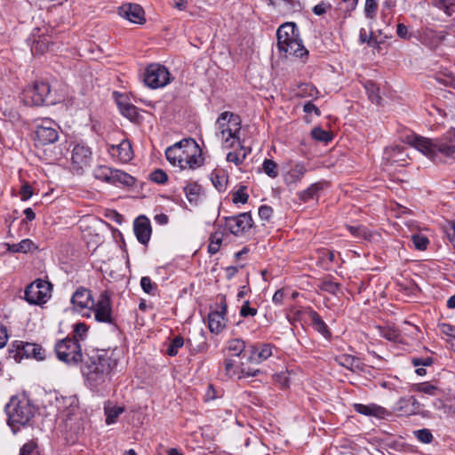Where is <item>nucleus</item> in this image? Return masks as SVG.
I'll list each match as a JSON object with an SVG mask.
<instances>
[{
    "instance_id": "052dcab7",
    "label": "nucleus",
    "mask_w": 455,
    "mask_h": 455,
    "mask_svg": "<svg viewBox=\"0 0 455 455\" xmlns=\"http://www.w3.org/2000/svg\"><path fill=\"white\" fill-rule=\"evenodd\" d=\"M260 372L258 369H253L250 367H245L244 363L240 364V371L238 379L247 378V377H256Z\"/></svg>"
},
{
    "instance_id": "58836bf2",
    "label": "nucleus",
    "mask_w": 455,
    "mask_h": 455,
    "mask_svg": "<svg viewBox=\"0 0 455 455\" xmlns=\"http://www.w3.org/2000/svg\"><path fill=\"white\" fill-rule=\"evenodd\" d=\"M201 188L196 183H188L184 188V192L186 195L187 199L190 203H196L199 197Z\"/></svg>"
},
{
    "instance_id": "7ed1b4c3",
    "label": "nucleus",
    "mask_w": 455,
    "mask_h": 455,
    "mask_svg": "<svg viewBox=\"0 0 455 455\" xmlns=\"http://www.w3.org/2000/svg\"><path fill=\"white\" fill-rule=\"evenodd\" d=\"M410 144L434 162H436L438 153L454 156L455 130H450L443 137L435 140L414 135L410 139Z\"/></svg>"
},
{
    "instance_id": "f704fd0d",
    "label": "nucleus",
    "mask_w": 455,
    "mask_h": 455,
    "mask_svg": "<svg viewBox=\"0 0 455 455\" xmlns=\"http://www.w3.org/2000/svg\"><path fill=\"white\" fill-rule=\"evenodd\" d=\"M33 248H35V244L30 239H23L18 243L8 244V251L12 252L27 253Z\"/></svg>"
},
{
    "instance_id": "79ce46f5",
    "label": "nucleus",
    "mask_w": 455,
    "mask_h": 455,
    "mask_svg": "<svg viewBox=\"0 0 455 455\" xmlns=\"http://www.w3.org/2000/svg\"><path fill=\"white\" fill-rule=\"evenodd\" d=\"M224 369L226 375L229 378L237 377L239 375L240 365H238L233 359L227 358L224 361Z\"/></svg>"
},
{
    "instance_id": "bf43d9fd",
    "label": "nucleus",
    "mask_w": 455,
    "mask_h": 455,
    "mask_svg": "<svg viewBox=\"0 0 455 455\" xmlns=\"http://www.w3.org/2000/svg\"><path fill=\"white\" fill-rule=\"evenodd\" d=\"M415 390L418 392H422L427 395H435L437 391V387L429 382H423L417 384L415 387Z\"/></svg>"
},
{
    "instance_id": "f3484780",
    "label": "nucleus",
    "mask_w": 455,
    "mask_h": 455,
    "mask_svg": "<svg viewBox=\"0 0 455 455\" xmlns=\"http://www.w3.org/2000/svg\"><path fill=\"white\" fill-rule=\"evenodd\" d=\"M220 310L212 311L208 315V326L212 332L220 333L226 326L227 304L225 301L220 302Z\"/></svg>"
},
{
    "instance_id": "338daca9",
    "label": "nucleus",
    "mask_w": 455,
    "mask_h": 455,
    "mask_svg": "<svg viewBox=\"0 0 455 455\" xmlns=\"http://www.w3.org/2000/svg\"><path fill=\"white\" fill-rule=\"evenodd\" d=\"M36 448V443L35 442L30 441L28 443H26L20 448L19 455H31V453L35 451Z\"/></svg>"
},
{
    "instance_id": "6e6552de",
    "label": "nucleus",
    "mask_w": 455,
    "mask_h": 455,
    "mask_svg": "<svg viewBox=\"0 0 455 455\" xmlns=\"http://www.w3.org/2000/svg\"><path fill=\"white\" fill-rule=\"evenodd\" d=\"M52 284L37 279L25 288L24 298L31 305H42L51 298Z\"/></svg>"
},
{
    "instance_id": "a878e982",
    "label": "nucleus",
    "mask_w": 455,
    "mask_h": 455,
    "mask_svg": "<svg viewBox=\"0 0 455 455\" xmlns=\"http://www.w3.org/2000/svg\"><path fill=\"white\" fill-rule=\"evenodd\" d=\"M238 149L228 153L226 157V160L228 163H233L236 166L241 165L251 152V148L243 146L242 141H240V144H238Z\"/></svg>"
},
{
    "instance_id": "e2e57ef3",
    "label": "nucleus",
    "mask_w": 455,
    "mask_h": 455,
    "mask_svg": "<svg viewBox=\"0 0 455 455\" xmlns=\"http://www.w3.org/2000/svg\"><path fill=\"white\" fill-rule=\"evenodd\" d=\"M274 379H275V381L281 386V387H289L290 379H289L287 373H285V372L277 373L274 376Z\"/></svg>"
},
{
    "instance_id": "4c0bfd02",
    "label": "nucleus",
    "mask_w": 455,
    "mask_h": 455,
    "mask_svg": "<svg viewBox=\"0 0 455 455\" xmlns=\"http://www.w3.org/2000/svg\"><path fill=\"white\" fill-rule=\"evenodd\" d=\"M227 348L232 353V355L239 356L245 351V343L241 339H234L228 342Z\"/></svg>"
},
{
    "instance_id": "680f3d73",
    "label": "nucleus",
    "mask_w": 455,
    "mask_h": 455,
    "mask_svg": "<svg viewBox=\"0 0 455 455\" xmlns=\"http://www.w3.org/2000/svg\"><path fill=\"white\" fill-rule=\"evenodd\" d=\"M257 308L251 307L250 306V301L245 300L243 301L241 308H240V315L242 317H247V316H254L257 315Z\"/></svg>"
},
{
    "instance_id": "3c124183",
    "label": "nucleus",
    "mask_w": 455,
    "mask_h": 455,
    "mask_svg": "<svg viewBox=\"0 0 455 455\" xmlns=\"http://www.w3.org/2000/svg\"><path fill=\"white\" fill-rule=\"evenodd\" d=\"M435 5L443 10L448 16H451L455 12V0H437Z\"/></svg>"
},
{
    "instance_id": "bb28decb",
    "label": "nucleus",
    "mask_w": 455,
    "mask_h": 455,
    "mask_svg": "<svg viewBox=\"0 0 455 455\" xmlns=\"http://www.w3.org/2000/svg\"><path fill=\"white\" fill-rule=\"evenodd\" d=\"M417 38L419 42L429 48H434L439 42V36L436 32L430 28H421L417 30Z\"/></svg>"
},
{
    "instance_id": "774afa93",
    "label": "nucleus",
    "mask_w": 455,
    "mask_h": 455,
    "mask_svg": "<svg viewBox=\"0 0 455 455\" xmlns=\"http://www.w3.org/2000/svg\"><path fill=\"white\" fill-rule=\"evenodd\" d=\"M20 194L21 200H28L33 195L32 188L28 184H25L21 187Z\"/></svg>"
},
{
    "instance_id": "473e14b6",
    "label": "nucleus",
    "mask_w": 455,
    "mask_h": 455,
    "mask_svg": "<svg viewBox=\"0 0 455 455\" xmlns=\"http://www.w3.org/2000/svg\"><path fill=\"white\" fill-rule=\"evenodd\" d=\"M223 233L220 231H216L210 236V243L208 244V252L211 255L216 254L222 244L223 241Z\"/></svg>"
},
{
    "instance_id": "8fccbe9b",
    "label": "nucleus",
    "mask_w": 455,
    "mask_h": 455,
    "mask_svg": "<svg viewBox=\"0 0 455 455\" xmlns=\"http://www.w3.org/2000/svg\"><path fill=\"white\" fill-rule=\"evenodd\" d=\"M140 286L144 292L149 295H156L157 291L156 283H153L150 277L143 276L140 279Z\"/></svg>"
},
{
    "instance_id": "9b49d317",
    "label": "nucleus",
    "mask_w": 455,
    "mask_h": 455,
    "mask_svg": "<svg viewBox=\"0 0 455 455\" xmlns=\"http://www.w3.org/2000/svg\"><path fill=\"white\" fill-rule=\"evenodd\" d=\"M144 82L152 89L164 87L170 83V73L164 66L150 64L146 68Z\"/></svg>"
},
{
    "instance_id": "a18cd8bd",
    "label": "nucleus",
    "mask_w": 455,
    "mask_h": 455,
    "mask_svg": "<svg viewBox=\"0 0 455 455\" xmlns=\"http://www.w3.org/2000/svg\"><path fill=\"white\" fill-rule=\"evenodd\" d=\"M117 104L122 115L126 116L127 118L132 120L138 116L137 108L135 106L131 105L129 103H124L121 101H118Z\"/></svg>"
},
{
    "instance_id": "13d9d810",
    "label": "nucleus",
    "mask_w": 455,
    "mask_h": 455,
    "mask_svg": "<svg viewBox=\"0 0 455 455\" xmlns=\"http://www.w3.org/2000/svg\"><path fill=\"white\" fill-rule=\"evenodd\" d=\"M312 137L318 141L328 142L331 140L330 133L320 127L312 130Z\"/></svg>"
},
{
    "instance_id": "f257e3e1",
    "label": "nucleus",
    "mask_w": 455,
    "mask_h": 455,
    "mask_svg": "<svg viewBox=\"0 0 455 455\" xmlns=\"http://www.w3.org/2000/svg\"><path fill=\"white\" fill-rule=\"evenodd\" d=\"M113 353L106 350L93 351L83 368L86 382L93 391L102 393L110 380V373L117 364Z\"/></svg>"
},
{
    "instance_id": "412c9836",
    "label": "nucleus",
    "mask_w": 455,
    "mask_h": 455,
    "mask_svg": "<svg viewBox=\"0 0 455 455\" xmlns=\"http://www.w3.org/2000/svg\"><path fill=\"white\" fill-rule=\"evenodd\" d=\"M395 409L399 413V415H416L419 412L420 403L412 395L401 397L396 402Z\"/></svg>"
},
{
    "instance_id": "f8f14e48",
    "label": "nucleus",
    "mask_w": 455,
    "mask_h": 455,
    "mask_svg": "<svg viewBox=\"0 0 455 455\" xmlns=\"http://www.w3.org/2000/svg\"><path fill=\"white\" fill-rule=\"evenodd\" d=\"M225 226L234 235H242L252 228L253 220L249 212L224 217Z\"/></svg>"
},
{
    "instance_id": "a211bd4d",
    "label": "nucleus",
    "mask_w": 455,
    "mask_h": 455,
    "mask_svg": "<svg viewBox=\"0 0 455 455\" xmlns=\"http://www.w3.org/2000/svg\"><path fill=\"white\" fill-rule=\"evenodd\" d=\"M14 346L17 348V351L13 355L14 359H16V356L20 354L26 357H31L36 360H43L45 356L44 349L37 344L16 341Z\"/></svg>"
},
{
    "instance_id": "5701e85b",
    "label": "nucleus",
    "mask_w": 455,
    "mask_h": 455,
    "mask_svg": "<svg viewBox=\"0 0 455 455\" xmlns=\"http://www.w3.org/2000/svg\"><path fill=\"white\" fill-rule=\"evenodd\" d=\"M298 29L294 23H284L281 25L277 31V46L298 38Z\"/></svg>"
},
{
    "instance_id": "69168bd1",
    "label": "nucleus",
    "mask_w": 455,
    "mask_h": 455,
    "mask_svg": "<svg viewBox=\"0 0 455 455\" xmlns=\"http://www.w3.org/2000/svg\"><path fill=\"white\" fill-rule=\"evenodd\" d=\"M331 9V4L329 3L321 2L320 4H316L313 8V12L315 15H323L327 12L328 10Z\"/></svg>"
},
{
    "instance_id": "f03ea898",
    "label": "nucleus",
    "mask_w": 455,
    "mask_h": 455,
    "mask_svg": "<svg viewBox=\"0 0 455 455\" xmlns=\"http://www.w3.org/2000/svg\"><path fill=\"white\" fill-rule=\"evenodd\" d=\"M166 159L172 166L181 170L196 169L204 164L202 149L192 138L183 139L168 147L165 150Z\"/></svg>"
},
{
    "instance_id": "de8ad7c7",
    "label": "nucleus",
    "mask_w": 455,
    "mask_h": 455,
    "mask_svg": "<svg viewBox=\"0 0 455 455\" xmlns=\"http://www.w3.org/2000/svg\"><path fill=\"white\" fill-rule=\"evenodd\" d=\"M264 172L270 178H276L278 176L277 164L271 159H265L262 164Z\"/></svg>"
},
{
    "instance_id": "864d4df0",
    "label": "nucleus",
    "mask_w": 455,
    "mask_h": 455,
    "mask_svg": "<svg viewBox=\"0 0 455 455\" xmlns=\"http://www.w3.org/2000/svg\"><path fill=\"white\" fill-rule=\"evenodd\" d=\"M320 288L331 294H336L339 291V284L326 278L321 282Z\"/></svg>"
},
{
    "instance_id": "9d476101",
    "label": "nucleus",
    "mask_w": 455,
    "mask_h": 455,
    "mask_svg": "<svg viewBox=\"0 0 455 455\" xmlns=\"http://www.w3.org/2000/svg\"><path fill=\"white\" fill-rule=\"evenodd\" d=\"M92 310L94 319L98 323L116 325L110 296L107 291L100 295L97 302L94 301V307H92Z\"/></svg>"
},
{
    "instance_id": "5fc2aeb1",
    "label": "nucleus",
    "mask_w": 455,
    "mask_h": 455,
    "mask_svg": "<svg viewBox=\"0 0 455 455\" xmlns=\"http://www.w3.org/2000/svg\"><path fill=\"white\" fill-rule=\"evenodd\" d=\"M249 195L246 192V187L241 186L237 191L233 194L232 201L234 204H245L247 203Z\"/></svg>"
},
{
    "instance_id": "1a4fd4ad",
    "label": "nucleus",
    "mask_w": 455,
    "mask_h": 455,
    "mask_svg": "<svg viewBox=\"0 0 455 455\" xmlns=\"http://www.w3.org/2000/svg\"><path fill=\"white\" fill-rule=\"evenodd\" d=\"M70 302L73 309L84 317L92 315V307H94V299L92 291L84 287H79L73 293Z\"/></svg>"
},
{
    "instance_id": "6ab92c4d",
    "label": "nucleus",
    "mask_w": 455,
    "mask_h": 455,
    "mask_svg": "<svg viewBox=\"0 0 455 455\" xmlns=\"http://www.w3.org/2000/svg\"><path fill=\"white\" fill-rule=\"evenodd\" d=\"M108 152L113 158H116L121 163H128L133 157L132 144L128 140H123L117 145H110Z\"/></svg>"
},
{
    "instance_id": "b1692460",
    "label": "nucleus",
    "mask_w": 455,
    "mask_h": 455,
    "mask_svg": "<svg viewBox=\"0 0 455 455\" xmlns=\"http://www.w3.org/2000/svg\"><path fill=\"white\" fill-rule=\"evenodd\" d=\"M354 409L356 412L365 415V416H374L379 419H384L388 413L387 411L379 405L371 403V404H362V403H355Z\"/></svg>"
},
{
    "instance_id": "37998d69",
    "label": "nucleus",
    "mask_w": 455,
    "mask_h": 455,
    "mask_svg": "<svg viewBox=\"0 0 455 455\" xmlns=\"http://www.w3.org/2000/svg\"><path fill=\"white\" fill-rule=\"evenodd\" d=\"M411 240L413 243L414 248L419 251L427 250V248L429 244L428 238L426 235H421V234L412 235Z\"/></svg>"
},
{
    "instance_id": "72a5a7b5",
    "label": "nucleus",
    "mask_w": 455,
    "mask_h": 455,
    "mask_svg": "<svg viewBox=\"0 0 455 455\" xmlns=\"http://www.w3.org/2000/svg\"><path fill=\"white\" fill-rule=\"evenodd\" d=\"M211 180L218 191L223 192L227 188L228 177L226 174H220L218 172H213L211 174Z\"/></svg>"
},
{
    "instance_id": "c85d7f7f",
    "label": "nucleus",
    "mask_w": 455,
    "mask_h": 455,
    "mask_svg": "<svg viewBox=\"0 0 455 455\" xmlns=\"http://www.w3.org/2000/svg\"><path fill=\"white\" fill-rule=\"evenodd\" d=\"M270 4L282 12H290L301 7L300 0H268Z\"/></svg>"
},
{
    "instance_id": "6e6d98bb",
    "label": "nucleus",
    "mask_w": 455,
    "mask_h": 455,
    "mask_svg": "<svg viewBox=\"0 0 455 455\" xmlns=\"http://www.w3.org/2000/svg\"><path fill=\"white\" fill-rule=\"evenodd\" d=\"M414 435L422 443H430L433 441V435L427 428L414 431Z\"/></svg>"
},
{
    "instance_id": "4be33fe9",
    "label": "nucleus",
    "mask_w": 455,
    "mask_h": 455,
    "mask_svg": "<svg viewBox=\"0 0 455 455\" xmlns=\"http://www.w3.org/2000/svg\"><path fill=\"white\" fill-rule=\"evenodd\" d=\"M133 229L138 241L146 245L151 235V226L148 219L145 216L137 218L134 221Z\"/></svg>"
},
{
    "instance_id": "dca6fc26",
    "label": "nucleus",
    "mask_w": 455,
    "mask_h": 455,
    "mask_svg": "<svg viewBox=\"0 0 455 455\" xmlns=\"http://www.w3.org/2000/svg\"><path fill=\"white\" fill-rule=\"evenodd\" d=\"M280 52H283L285 57L294 56L302 60L305 62L308 56V51L302 44L301 40L296 38L291 41H288L279 46H277Z\"/></svg>"
},
{
    "instance_id": "c9c22d12",
    "label": "nucleus",
    "mask_w": 455,
    "mask_h": 455,
    "mask_svg": "<svg viewBox=\"0 0 455 455\" xmlns=\"http://www.w3.org/2000/svg\"><path fill=\"white\" fill-rule=\"evenodd\" d=\"M364 89L368 95L369 100L375 104H379L381 100V97L379 93V89L375 83L372 81H367L364 84Z\"/></svg>"
},
{
    "instance_id": "ea45409f",
    "label": "nucleus",
    "mask_w": 455,
    "mask_h": 455,
    "mask_svg": "<svg viewBox=\"0 0 455 455\" xmlns=\"http://www.w3.org/2000/svg\"><path fill=\"white\" fill-rule=\"evenodd\" d=\"M111 174L112 168L106 165L99 166L93 172L95 179L108 183H109L111 180Z\"/></svg>"
},
{
    "instance_id": "20e7f679",
    "label": "nucleus",
    "mask_w": 455,
    "mask_h": 455,
    "mask_svg": "<svg viewBox=\"0 0 455 455\" xmlns=\"http://www.w3.org/2000/svg\"><path fill=\"white\" fill-rule=\"evenodd\" d=\"M242 119L240 116L230 112H222L216 120V126L220 134L223 147L229 148L237 142L240 144Z\"/></svg>"
},
{
    "instance_id": "39448f33",
    "label": "nucleus",
    "mask_w": 455,
    "mask_h": 455,
    "mask_svg": "<svg viewBox=\"0 0 455 455\" xmlns=\"http://www.w3.org/2000/svg\"><path fill=\"white\" fill-rule=\"evenodd\" d=\"M5 412L8 416V425L13 433H16L21 426H26L33 418L34 408L28 400L12 396L5 405Z\"/></svg>"
},
{
    "instance_id": "cd10ccee",
    "label": "nucleus",
    "mask_w": 455,
    "mask_h": 455,
    "mask_svg": "<svg viewBox=\"0 0 455 455\" xmlns=\"http://www.w3.org/2000/svg\"><path fill=\"white\" fill-rule=\"evenodd\" d=\"M134 183L135 180L132 175L121 170L112 168V174L109 184L115 186L123 185L125 187H132L134 185Z\"/></svg>"
},
{
    "instance_id": "0e129e2a",
    "label": "nucleus",
    "mask_w": 455,
    "mask_h": 455,
    "mask_svg": "<svg viewBox=\"0 0 455 455\" xmlns=\"http://www.w3.org/2000/svg\"><path fill=\"white\" fill-rule=\"evenodd\" d=\"M273 214V209L268 205H261L259 208V216L261 220H269Z\"/></svg>"
},
{
    "instance_id": "7c9ffc66",
    "label": "nucleus",
    "mask_w": 455,
    "mask_h": 455,
    "mask_svg": "<svg viewBox=\"0 0 455 455\" xmlns=\"http://www.w3.org/2000/svg\"><path fill=\"white\" fill-rule=\"evenodd\" d=\"M347 229L354 236L367 241L374 240L376 236H379L378 233H373L363 226H347Z\"/></svg>"
},
{
    "instance_id": "2eb2a0df",
    "label": "nucleus",
    "mask_w": 455,
    "mask_h": 455,
    "mask_svg": "<svg viewBox=\"0 0 455 455\" xmlns=\"http://www.w3.org/2000/svg\"><path fill=\"white\" fill-rule=\"evenodd\" d=\"M274 347L271 344L251 345L246 353H249L247 361L251 363L259 364L273 355Z\"/></svg>"
},
{
    "instance_id": "2f4dec72",
    "label": "nucleus",
    "mask_w": 455,
    "mask_h": 455,
    "mask_svg": "<svg viewBox=\"0 0 455 455\" xmlns=\"http://www.w3.org/2000/svg\"><path fill=\"white\" fill-rule=\"evenodd\" d=\"M335 361L338 364L345 367L350 371H355L359 368V361L355 356L350 355H341L335 357Z\"/></svg>"
},
{
    "instance_id": "e433bc0d",
    "label": "nucleus",
    "mask_w": 455,
    "mask_h": 455,
    "mask_svg": "<svg viewBox=\"0 0 455 455\" xmlns=\"http://www.w3.org/2000/svg\"><path fill=\"white\" fill-rule=\"evenodd\" d=\"M104 411L106 415V423L110 425L116 422V419L124 412V409L122 406H105Z\"/></svg>"
},
{
    "instance_id": "c03bdc74",
    "label": "nucleus",
    "mask_w": 455,
    "mask_h": 455,
    "mask_svg": "<svg viewBox=\"0 0 455 455\" xmlns=\"http://www.w3.org/2000/svg\"><path fill=\"white\" fill-rule=\"evenodd\" d=\"M184 345V339L181 336L174 337L166 350V353L170 356H175L178 354V351Z\"/></svg>"
},
{
    "instance_id": "49530a36",
    "label": "nucleus",
    "mask_w": 455,
    "mask_h": 455,
    "mask_svg": "<svg viewBox=\"0 0 455 455\" xmlns=\"http://www.w3.org/2000/svg\"><path fill=\"white\" fill-rule=\"evenodd\" d=\"M318 91L316 88L308 84H303L299 87L298 95L302 98L310 97L313 99L317 98Z\"/></svg>"
},
{
    "instance_id": "4d7b16f0",
    "label": "nucleus",
    "mask_w": 455,
    "mask_h": 455,
    "mask_svg": "<svg viewBox=\"0 0 455 455\" xmlns=\"http://www.w3.org/2000/svg\"><path fill=\"white\" fill-rule=\"evenodd\" d=\"M150 180L157 184H165L168 180V175L162 169H156L150 173Z\"/></svg>"
},
{
    "instance_id": "aec40b11",
    "label": "nucleus",
    "mask_w": 455,
    "mask_h": 455,
    "mask_svg": "<svg viewBox=\"0 0 455 455\" xmlns=\"http://www.w3.org/2000/svg\"><path fill=\"white\" fill-rule=\"evenodd\" d=\"M118 13L132 23L143 24L145 22L144 11L139 4H123L118 8Z\"/></svg>"
},
{
    "instance_id": "0eeeda50",
    "label": "nucleus",
    "mask_w": 455,
    "mask_h": 455,
    "mask_svg": "<svg viewBox=\"0 0 455 455\" xmlns=\"http://www.w3.org/2000/svg\"><path fill=\"white\" fill-rule=\"evenodd\" d=\"M54 99L51 96V87L48 83L36 82L32 87L24 91V102L30 106H42L53 104Z\"/></svg>"
},
{
    "instance_id": "4468645a",
    "label": "nucleus",
    "mask_w": 455,
    "mask_h": 455,
    "mask_svg": "<svg viewBox=\"0 0 455 455\" xmlns=\"http://www.w3.org/2000/svg\"><path fill=\"white\" fill-rule=\"evenodd\" d=\"M92 160L91 148L84 144H76L74 146L71 154L72 166L76 171H82L89 166Z\"/></svg>"
},
{
    "instance_id": "09e8293b",
    "label": "nucleus",
    "mask_w": 455,
    "mask_h": 455,
    "mask_svg": "<svg viewBox=\"0 0 455 455\" xmlns=\"http://www.w3.org/2000/svg\"><path fill=\"white\" fill-rule=\"evenodd\" d=\"M88 326L84 323H77L74 325V337L72 338L74 340H84L86 338Z\"/></svg>"
},
{
    "instance_id": "a19ab883",
    "label": "nucleus",
    "mask_w": 455,
    "mask_h": 455,
    "mask_svg": "<svg viewBox=\"0 0 455 455\" xmlns=\"http://www.w3.org/2000/svg\"><path fill=\"white\" fill-rule=\"evenodd\" d=\"M320 188L321 187L318 183L312 184L307 189L300 191L299 197L301 201L307 202L315 196Z\"/></svg>"
},
{
    "instance_id": "423d86ee",
    "label": "nucleus",
    "mask_w": 455,
    "mask_h": 455,
    "mask_svg": "<svg viewBox=\"0 0 455 455\" xmlns=\"http://www.w3.org/2000/svg\"><path fill=\"white\" fill-rule=\"evenodd\" d=\"M59 360L68 364H77L83 361V353L77 340L71 338H65L59 340L54 347Z\"/></svg>"
},
{
    "instance_id": "ddd939ff",
    "label": "nucleus",
    "mask_w": 455,
    "mask_h": 455,
    "mask_svg": "<svg viewBox=\"0 0 455 455\" xmlns=\"http://www.w3.org/2000/svg\"><path fill=\"white\" fill-rule=\"evenodd\" d=\"M36 134L43 145L54 143L59 139L58 125L52 120L44 119L36 126Z\"/></svg>"
},
{
    "instance_id": "c756f323",
    "label": "nucleus",
    "mask_w": 455,
    "mask_h": 455,
    "mask_svg": "<svg viewBox=\"0 0 455 455\" xmlns=\"http://www.w3.org/2000/svg\"><path fill=\"white\" fill-rule=\"evenodd\" d=\"M307 172V168L304 163H296L285 176L287 183H294L300 180Z\"/></svg>"
},
{
    "instance_id": "393cba45",
    "label": "nucleus",
    "mask_w": 455,
    "mask_h": 455,
    "mask_svg": "<svg viewBox=\"0 0 455 455\" xmlns=\"http://www.w3.org/2000/svg\"><path fill=\"white\" fill-rule=\"evenodd\" d=\"M307 315L311 321L312 327L317 332H319L324 338L331 337V331H330L327 324L324 323L323 318L320 316V315L316 311H315L313 309H309L307 312Z\"/></svg>"
},
{
    "instance_id": "603ef678",
    "label": "nucleus",
    "mask_w": 455,
    "mask_h": 455,
    "mask_svg": "<svg viewBox=\"0 0 455 455\" xmlns=\"http://www.w3.org/2000/svg\"><path fill=\"white\" fill-rule=\"evenodd\" d=\"M378 11L377 0H365L364 14L368 19L374 20Z\"/></svg>"
}]
</instances>
